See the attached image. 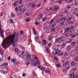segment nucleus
Returning <instances> with one entry per match:
<instances>
[{
    "label": "nucleus",
    "instance_id": "1",
    "mask_svg": "<svg viewBox=\"0 0 78 78\" xmlns=\"http://www.w3.org/2000/svg\"><path fill=\"white\" fill-rule=\"evenodd\" d=\"M18 36H19L18 34H16L10 35L7 37L4 40H3V41L2 43V46H5L6 48H8L9 47L8 44H9V41H10L12 43H14L15 37H17ZM6 45H8V46H6Z\"/></svg>",
    "mask_w": 78,
    "mask_h": 78
},
{
    "label": "nucleus",
    "instance_id": "2",
    "mask_svg": "<svg viewBox=\"0 0 78 78\" xmlns=\"http://www.w3.org/2000/svg\"><path fill=\"white\" fill-rule=\"evenodd\" d=\"M0 31H1L0 32V34H1V37L2 38H3V35L4 31L2 30V26L1 25V23L0 22Z\"/></svg>",
    "mask_w": 78,
    "mask_h": 78
},
{
    "label": "nucleus",
    "instance_id": "3",
    "mask_svg": "<svg viewBox=\"0 0 78 78\" xmlns=\"http://www.w3.org/2000/svg\"><path fill=\"white\" fill-rule=\"evenodd\" d=\"M12 62L15 64H18V61L16 58H12L11 59Z\"/></svg>",
    "mask_w": 78,
    "mask_h": 78
},
{
    "label": "nucleus",
    "instance_id": "4",
    "mask_svg": "<svg viewBox=\"0 0 78 78\" xmlns=\"http://www.w3.org/2000/svg\"><path fill=\"white\" fill-rule=\"evenodd\" d=\"M17 41H18V40L17 39H16L15 40V41H14H14H13V43H12L10 41H9V43L11 42V43L13 44H12V45H13V47H14L15 44V42H17Z\"/></svg>",
    "mask_w": 78,
    "mask_h": 78
},
{
    "label": "nucleus",
    "instance_id": "5",
    "mask_svg": "<svg viewBox=\"0 0 78 78\" xmlns=\"http://www.w3.org/2000/svg\"><path fill=\"white\" fill-rule=\"evenodd\" d=\"M75 74L73 73H71L69 75V78H75Z\"/></svg>",
    "mask_w": 78,
    "mask_h": 78
},
{
    "label": "nucleus",
    "instance_id": "6",
    "mask_svg": "<svg viewBox=\"0 0 78 78\" xmlns=\"http://www.w3.org/2000/svg\"><path fill=\"white\" fill-rule=\"evenodd\" d=\"M45 72L46 73H50V71L49 70V69L47 68Z\"/></svg>",
    "mask_w": 78,
    "mask_h": 78
},
{
    "label": "nucleus",
    "instance_id": "7",
    "mask_svg": "<svg viewBox=\"0 0 78 78\" xmlns=\"http://www.w3.org/2000/svg\"><path fill=\"white\" fill-rule=\"evenodd\" d=\"M68 63H69V61H67L62 65L63 67H65V66H66V65H67Z\"/></svg>",
    "mask_w": 78,
    "mask_h": 78
},
{
    "label": "nucleus",
    "instance_id": "8",
    "mask_svg": "<svg viewBox=\"0 0 78 78\" xmlns=\"http://www.w3.org/2000/svg\"><path fill=\"white\" fill-rule=\"evenodd\" d=\"M30 55L28 54L27 56V59L28 61H29L30 59Z\"/></svg>",
    "mask_w": 78,
    "mask_h": 78
},
{
    "label": "nucleus",
    "instance_id": "9",
    "mask_svg": "<svg viewBox=\"0 0 78 78\" xmlns=\"http://www.w3.org/2000/svg\"><path fill=\"white\" fill-rule=\"evenodd\" d=\"M11 16L12 18H14L15 17V14H14L13 12L11 13Z\"/></svg>",
    "mask_w": 78,
    "mask_h": 78
},
{
    "label": "nucleus",
    "instance_id": "10",
    "mask_svg": "<svg viewBox=\"0 0 78 78\" xmlns=\"http://www.w3.org/2000/svg\"><path fill=\"white\" fill-rule=\"evenodd\" d=\"M53 22H54V20L53 19H52L49 22L48 24H52Z\"/></svg>",
    "mask_w": 78,
    "mask_h": 78
},
{
    "label": "nucleus",
    "instance_id": "11",
    "mask_svg": "<svg viewBox=\"0 0 78 78\" xmlns=\"http://www.w3.org/2000/svg\"><path fill=\"white\" fill-rule=\"evenodd\" d=\"M58 9H59V8L58 7H55L54 9V10L55 11H57V10H58Z\"/></svg>",
    "mask_w": 78,
    "mask_h": 78
},
{
    "label": "nucleus",
    "instance_id": "12",
    "mask_svg": "<svg viewBox=\"0 0 78 78\" xmlns=\"http://www.w3.org/2000/svg\"><path fill=\"white\" fill-rule=\"evenodd\" d=\"M8 63H3V64H2V66H8Z\"/></svg>",
    "mask_w": 78,
    "mask_h": 78
},
{
    "label": "nucleus",
    "instance_id": "13",
    "mask_svg": "<svg viewBox=\"0 0 78 78\" xmlns=\"http://www.w3.org/2000/svg\"><path fill=\"white\" fill-rule=\"evenodd\" d=\"M47 26H45L43 28V30L44 31H45V30H47Z\"/></svg>",
    "mask_w": 78,
    "mask_h": 78
},
{
    "label": "nucleus",
    "instance_id": "14",
    "mask_svg": "<svg viewBox=\"0 0 78 78\" xmlns=\"http://www.w3.org/2000/svg\"><path fill=\"white\" fill-rule=\"evenodd\" d=\"M72 40L71 39H68L67 41V43H70V42H71Z\"/></svg>",
    "mask_w": 78,
    "mask_h": 78
},
{
    "label": "nucleus",
    "instance_id": "15",
    "mask_svg": "<svg viewBox=\"0 0 78 78\" xmlns=\"http://www.w3.org/2000/svg\"><path fill=\"white\" fill-rule=\"evenodd\" d=\"M25 22H29L30 21V18H27L25 19Z\"/></svg>",
    "mask_w": 78,
    "mask_h": 78
},
{
    "label": "nucleus",
    "instance_id": "16",
    "mask_svg": "<svg viewBox=\"0 0 78 78\" xmlns=\"http://www.w3.org/2000/svg\"><path fill=\"white\" fill-rule=\"evenodd\" d=\"M35 6V4L34 3H33L31 6V8H34Z\"/></svg>",
    "mask_w": 78,
    "mask_h": 78
},
{
    "label": "nucleus",
    "instance_id": "17",
    "mask_svg": "<svg viewBox=\"0 0 78 78\" xmlns=\"http://www.w3.org/2000/svg\"><path fill=\"white\" fill-rule=\"evenodd\" d=\"M43 42L42 43L43 45L44 44V45H46L47 44V43H45L46 42V41L45 40H44L43 41Z\"/></svg>",
    "mask_w": 78,
    "mask_h": 78
},
{
    "label": "nucleus",
    "instance_id": "18",
    "mask_svg": "<svg viewBox=\"0 0 78 78\" xmlns=\"http://www.w3.org/2000/svg\"><path fill=\"white\" fill-rule=\"evenodd\" d=\"M47 17H44L43 19V21H45V20H47Z\"/></svg>",
    "mask_w": 78,
    "mask_h": 78
},
{
    "label": "nucleus",
    "instance_id": "19",
    "mask_svg": "<svg viewBox=\"0 0 78 78\" xmlns=\"http://www.w3.org/2000/svg\"><path fill=\"white\" fill-rule=\"evenodd\" d=\"M9 22H10V23H13V21H12V19H10L9 20Z\"/></svg>",
    "mask_w": 78,
    "mask_h": 78
},
{
    "label": "nucleus",
    "instance_id": "20",
    "mask_svg": "<svg viewBox=\"0 0 78 78\" xmlns=\"http://www.w3.org/2000/svg\"><path fill=\"white\" fill-rule=\"evenodd\" d=\"M59 41V37L56 38L55 39V42H58Z\"/></svg>",
    "mask_w": 78,
    "mask_h": 78
},
{
    "label": "nucleus",
    "instance_id": "21",
    "mask_svg": "<svg viewBox=\"0 0 78 78\" xmlns=\"http://www.w3.org/2000/svg\"><path fill=\"white\" fill-rule=\"evenodd\" d=\"M39 39V37H36L34 39L36 42H37V40Z\"/></svg>",
    "mask_w": 78,
    "mask_h": 78
},
{
    "label": "nucleus",
    "instance_id": "22",
    "mask_svg": "<svg viewBox=\"0 0 78 78\" xmlns=\"http://www.w3.org/2000/svg\"><path fill=\"white\" fill-rule=\"evenodd\" d=\"M75 64V63L74 62H73L71 63V66H74Z\"/></svg>",
    "mask_w": 78,
    "mask_h": 78
},
{
    "label": "nucleus",
    "instance_id": "23",
    "mask_svg": "<svg viewBox=\"0 0 78 78\" xmlns=\"http://www.w3.org/2000/svg\"><path fill=\"white\" fill-rule=\"evenodd\" d=\"M1 73H2V74H5V72L4 71H1Z\"/></svg>",
    "mask_w": 78,
    "mask_h": 78
},
{
    "label": "nucleus",
    "instance_id": "24",
    "mask_svg": "<svg viewBox=\"0 0 78 78\" xmlns=\"http://www.w3.org/2000/svg\"><path fill=\"white\" fill-rule=\"evenodd\" d=\"M41 70L42 71H44V72H45V68H41Z\"/></svg>",
    "mask_w": 78,
    "mask_h": 78
},
{
    "label": "nucleus",
    "instance_id": "25",
    "mask_svg": "<svg viewBox=\"0 0 78 78\" xmlns=\"http://www.w3.org/2000/svg\"><path fill=\"white\" fill-rule=\"evenodd\" d=\"M33 30L34 31V34H36V31H35V29L34 28L33 29Z\"/></svg>",
    "mask_w": 78,
    "mask_h": 78
},
{
    "label": "nucleus",
    "instance_id": "26",
    "mask_svg": "<svg viewBox=\"0 0 78 78\" xmlns=\"http://www.w3.org/2000/svg\"><path fill=\"white\" fill-rule=\"evenodd\" d=\"M58 39H59V41H60V40H61V39H63V37L61 36L59 38L58 37Z\"/></svg>",
    "mask_w": 78,
    "mask_h": 78
},
{
    "label": "nucleus",
    "instance_id": "27",
    "mask_svg": "<svg viewBox=\"0 0 78 78\" xmlns=\"http://www.w3.org/2000/svg\"><path fill=\"white\" fill-rule=\"evenodd\" d=\"M78 60V57H76L75 58V60L76 61H77Z\"/></svg>",
    "mask_w": 78,
    "mask_h": 78
},
{
    "label": "nucleus",
    "instance_id": "28",
    "mask_svg": "<svg viewBox=\"0 0 78 78\" xmlns=\"http://www.w3.org/2000/svg\"><path fill=\"white\" fill-rule=\"evenodd\" d=\"M54 59L55 61H58V58H57V57H56V56L54 57Z\"/></svg>",
    "mask_w": 78,
    "mask_h": 78
},
{
    "label": "nucleus",
    "instance_id": "29",
    "mask_svg": "<svg viewBox=\"0 0 78 78\" xmlns=\"http://www.w3.org/2000/svg\"><path fill=\"white\" fill-rule=\"evenodd\" d=\"M19 50L18 49L16 48L15 49V51H16V53H17V52H18Z\"/></svg>",
    "mask_w": 78,
    "mask_h": 78
},
{
    "label": "nucleus",
    "instance_id": "30",
    "mask_svg": "<svg viewBox=\"0 0 78 78\" xmlns=\"http://www.w3.org/2000/svg\"><path fill=\"white\" fill-rule=\"evenodd\" d=\"M34 61H37V60L38 58H37V57H34Z\"/></svg>",
    "mask_w": 78,
    "mask_h": 78
},
{
    "label": "nucleus",
    "instance_id": "31",
    "mask_svg": "<svg viewBox=\"0 0 78 78\" xmlns=\"http://www.w3.org/2000/svg\"><path fill=\"white\" fill-rule=\"evenodd\" d=\"M42 14H40L39 15V17L40 18H42Z\"/></svg>",
    "mask_w": 78,
    "mask_h": 78
},
{
    "label": "nucleus",
    "instance_id": "32",
    "mask_svg": "<svg viewBox=\"0 0 78 78\" xmlns=\"http://www.w3.org/2000/svg\"><path fill=\"white\" fill-rule=\"evenodd\" d=\"M25 76H26V73H23V77H25Z\"/></svg>",
    "mask_w": 78,
    "mask_h": 78
},
{
    "label": "nucleus",
    "instance_id": "33",
    "mask_svg": "<svg viewBox=\"0 0 78 78\" xmlns=\"http://www.w3.org/2000/svg\"><path fill=\"white\" fill-rule=\"evenodd\" d=\"M55 28H53L51 29V31L52 32H54V31H55Z\"/></svg>",
    "mask_w": 78,
    "mask_h": 78
},
{
    "label": "nucleus",
    "instance_id": "34",
    "mask_svg": "<svg viewBox=\"0 0 78 78\" xmlns=\"http://www.w3.org/2000/svg\"><path fill=\"white\" fill-rule=\"evenodd\" d=\"M72 19V17H69V18L67 20H68V22H69V21H70V19Z\"/></svg>",
    "mask_w": 78,
    "mask_h": 78
},
{
    "label": "nucleus",
    "instance_id": "35",
    "mask_svg": "<svg viewBox=\"0 0 78 78\" xmlns=\"http://www.w3.org/2000/svg\"><path fill=\"white\" fill-rule=\"evenodd\" d=\"M66 44H62V46L63 48H64V47H66Z\"/></svg>",
    "mask_w": 78,
    "mask_h": 78
},
{
    "label": "nucleus",
    "instance_id": "36",
    "mask_svg": "<svg viewBox=\"0 0 78 78\" xmlns=\"http://www.w3.org/2000/svg\"><path fill=\"white\" fill-rule=\"evenodd\" d=\"M37 63L38 64V65H39L41 64V63H40V62H39V61H37Z\"/></svg>",
    "mask_w": 78,
    "mask_h": 78
},
{
    "label": "nucleus",
    "instance_id": "37",
    "mask_svg": "<svg viewBox=\"0 0 78 78\" xmlns=\"http://www.w3.org/2000/svg\"><path fill=\"white\" fill-rule=\"evenodd\" d=\"M34 64L35 66H36L37 64V62H35L34 63Z\"/></svg>",
    "mask_w": 78,
    "mask_h": 78
},
{
    "label": "nucleus",
    "instance_id": "38",
    "mask_svg": "<svg viewBox=\"0 0 78 78\" xmlns=\"http://www.w3.org/2000/svg\"><path fill=\"white\" fill-rule=\"evenodd\" d=\"M27 62V63H26V64L27 66H28V65H29V64H30V63H29V62Z\"/></svg>",
    "mask_w": 78,
    "mask_h": 78
},
{
    "label": "nucleus",
    "instance_id": "39",
    "mask_svg": "<svg viewBox=\"0 0 78 78\" xmlns=\"http://www.w3.org/2000/svg\"><path fill=\"white\" fill-rule=\"evenodd\" d=\"M59 52H60L59 51H57L55 52V53L56 55H57V54H58V53H59Z\"/></svg>",
    "mask_w": 78,
    "mask_h": 78
},
{
    "label": "nucleus",
    "instance_id": "40",
    "mask_svg": "<svg viewBox=\"0 0 78 78\" xmlns=\"http://www.w3.org/2000/svg\"><path fill=\"white\" fill-rule=\"evenodd\" d=\"M58 2L59 3H61V0H58Z\"/></svg>",
    "mask_w": 78,
    "mask_h": 78
},
{
    "label": "nucleus",
    "instance_id": "41",
    "mask_svg": "<svg viewBox=\"0 0 78 78\" xmlns=\"http://www.w3.org/2000/svg\"><path fill=\"white\" fill-rule=\"evenodd\" d=\"M21 11V13H23V12H24L25 11V10H22Z\"/></svg>",
    "mask_w": 78,
    "mask_h": 78
},
{
    "label": "nucleus",
    "instance_id": "42",
    "mask_svg": "<svg viewBox=\"0 0 78 78\" xmlns=\"http://www.w3.org/2000/svg\"><path fill=\"white\" fill-rule=\"evenodd\" d=\"M8 61H10V60L11 59V57H10V56H9L8 57Z\"/></svg>",
    "mask_w": 78,
    "mask_h": 78
},
{
    "label": "nucleus",
    "instance_id": "43",
    "mask_svg": "<svg viewBox=\"0 0 78 78\" xmlns=\"http://www.w3.org/2000/svg\"><path fill=\"white\" fill-rule=\"evenodd\" d=\"M73 26H72L69 28V29H70V30H72V29H73Z\"/></svg>",
    "mask_w": 78,
    "mask_h": 78
},
{
    "label": "nucleus",
    "instance_id": "44",
    "mask_svg": "<svg viewBox=\"0 0 78 78\" xmlns=\"http://www.w3.org/2000/svg\"><path fill=\"white\" fill-rule=\"evenodd\" d=\"M27 56H28V54H27V53H26L24 55V56H26V57H27Z\"/></svg>",
    "mask_w": 78,
    "mask_h": 78
},
{
    "label": "nucleus",
    "instance_id": "45",
    "mask_svg": "<svg viewBox=\"0 0 78 78\" xmlns=\"http://www.w3.org/2000/svg\"><path fill=\"white\" fill-rule=\"evenodd\" d=\"M31 3H29L28 4V7H30V6H31Z\"/></svg>",
    "mask_w": 78,
    "mask_h": 78
},
{
    "label": "nucleus",
    "instance_id": "46",
    "mask_svg": "<svg viewBox=\"0 0 78 78\" xmlns=\"http://www.w3.org/2000/svg\"><path fill=\"white\" fill-rule=\"evenodd\" d=\"M35 24L37 25H39V23L37 22H35Z\"/></svg>",
    "mask_w": 78,
    "mask_h": 78
},
{
    "label": "nucleus",
    "instance_id": "47",
    "mask_svg": "<svg viewBox=\"0 0 78 78\" xmlns=\"http://www.w3.org/2000/svg\"><path fill=\"white\" fill-rule=\"evenodd\" d=\"M56 25V23H55V24H54L52 25V26L51 27H55V25Z\"/></svg>",
    "mask_w": 78,
    "mask_h": 78
},
{
    "label": "nucleus",
    "instance_id": "48",
    "mask_svg": "<svg viewBox=\"0 0 78 78\" xmlns=\"http://www.w3.org/2000/svg\"><path fill=\"white\" fill-rule=\"evenodd\" d=\"M75 36H76V35H74L72 36L71 37L72 38H73V37H75Z\"/></svg>",
    "mask_w": 78,
    "mask_h": 78
},
{
    "label": "nucleus",
    "instance_id": "49",
    "mask_svg": "<svg viewBox=\"0 0 78 78\" xmlns=\"http://www.w3.org/2000/svg\"><path fill=\"white\" fill-rule=\"evenodd\" d=\"M72 1L71 0H68L67 2H69L71 3L72 2Z\"/></svg>",
    "mask_w": 78,
    "mask_h": 78
},
{
    "label": "nucleus",
    "instance_id": "50",
    "mask_svg": "<svg viewBox=\"0 0 78 78\" xmlns=\"http://www.w3.org/2000/svg\"><path fill=\"white\" fill-rule=\"evenodd\" d=\"M67 49L69 50H70V46L68 47L67 48Z\"/></svg>",
    "mask_w": 78,
    "mask_h": 78
},
{
    "label": "nucleus",
    "instance_id": "51",
    "mask_svg": "<svg viewBox=\"0 0 78 78\" xmlns=\"http://www.w3.org/2000/svg\"><path fill=\"white\" fill-rule=\"evenodd\" d=\"M14 6H17V4L14 3Z\"/></svg>",
    "mask_w": 78,
    "mask_h": 78
},
{
    "label": "nucleus",
    "instance_id": "52",
    "mask_svg": "<svg viewBox=\"0 0 78 78\" xmlns=\"http://www.w3.org/2000/svg\"><path fill=\"white\" fill-rule=\"evenodd\" d=\"M68 54H67V53H65L64 54V56H67V55Z\"/></svg>",
    "mask_w": 78,
    "mask_h": 78
},
{
    "label": "nucleus",
    "instance_id": "53",
    "mask_svg": "<svg viewBox=\"0 0 78 78\" xmlns=\"http://www.w3.org/2000/svg\"><path fill=\"white\" fill-rule=\"evenodd\" d=\"M73 71H76V68H74L73 69Z\"/></svg>",
    "mask_w": 78,
    "mask_h": 78
},
{
    "label": "nucleus",
    "instance_id": "54",
    "mask_svg": "<svg viewBox=\"0 0 78 78\" xmlns=\"http://www.w3.org/2000/svg\"><path fill=\"white\" fill-rule=\"evenodd\" d=\"M18 9V8L16 7L15 8V11H18V10H17Z\"/></svg>",
    "mask_w": 78,
    "mask_h": 78
},
{
    "label": "nucleus",
    "instance_id": "55",
    "mask_svg": "<svg viewBox=\"0 0 78 78\" xmlns=\"http://www.w3.org/2000/svg\"><path fill=\"white\" fill-rule=\"evenodd\" d=\"M67 7L68 8V9H70V6H69V5H68L67 6Z\"/></svg>",
    "mask_w": 78,
    "mask_h": 78
},
{
    "label": "nucleus",
    "instance_id": "56",
    "mask_svg": "<svg viewBox=\"0 0 78 78\" xmlns=\"http://www.w3.org/2000/svg\"><path fill=\"white\" fill-rule=\"evenodd\" d=\"M70 30V27H68L66 29V30H67L68 31H69V30Z\"/></svg>",
    "mask_w": 78,
    "mask_h": 78
},
{
    "label": "nucleus",
    "instance_id": "57",
    "mask_svg": "<svg viewBox=\"0 0 78 78\" xmlns=\"http://www.w3.org/2000/svg\"><path fill=\"white\" fill-rule=\"evenodd\" d=\"M20 34H23V32L22 31H21L20 33Z\"/></svg>",
    "mask_w": 78,
    "mask_h": 78
},
{
    "label": "nucleus",
    "instance_id": "58",
    "mask_svg": "<svg viewBox=\"0 0 78 78\" xmlns=\"http://www.w3.org/2000/svg\"><path fill=\"white\" fill-rule=\"evenodd\" d=\"M62 55H63V54H62V53H60L59 54V55L60 56H62Z\"/></svg>",
    "mask_w": 78,
    "mask_h": 78
},
{
    "label": "nucleus",
    "instance_id": "59",
    "mask_svg": "<svg viewBox=\"0 0 78 78\" xmlns=\"http://www.w3.org/2000/svg\"><path fill=\"white\" fill-rule=\"evenodd\" d=\"M65 33H67V32H68V30H66H66H65Z\"/></svg>",
    "mask_w": 78,
    "mask_h": 78
},
{
    "label": "nucleus",
    "instance_id": "60",
    "mask_svg": "<svg viewBox=\"0 0 78 78\" xmlns=\"http://www.w3.org/2000/svg\"><path fill=\"white\" fill-rule=\"evenodd\" d=\"M41 6V4H39L37 6V7H40Z\"/></svg>",
    "mask_w": 78,
    "mask_h": 78
},
{
    "label": "nucleus",
    "instance_id": "61",
    "mask_svg": "<svg viewBox=\"0 0 78 78\" xmlns=\"http://www.w3.org/2000/svg\"><path fill=\"white\" fill-rule=\"evenodd\" d=\"M22 2L21 0L19 1V3H20V4H21V3H22Z\"/></svg>",
    "mask_w": 78,
    "mask_h": 78
},
{
    "label": "nucleus",
    "instance_id": "62",
    "mask_svg": "<svg viewBox=\"0 0 78 78\" xmlns=\"http://www.w3.org/2000/svg\"><path fill=\"white\" fill-rule=\"evenodd\" d=\"M54 47H55V48H56V47H57V46H56V44H54Z\"/></svg>",
    "mask_w": 78,
    "mask_h": 78
},
{
    "label": "nucleus",
    "instance_id": "63",
    "mask_svg": "<svg viewBox=\"0 0 78 78\" xmlns=\"http://www.w3.org/2000/svg\"><path fill=\"white\" fill-rule=\"evenodd\" d=\"M59 22H60V20H58L57 21V23H59Z\"/></svg>",
    "mask_w": 78,
    "mask_h": 78
},
{
    "label": "nucleus",
    "instance_id": "64",
    "mask_svg": "<svg viewBox=\"0 0 78 78\" xmlns=\"http://www.w3.org/2000/svg\"><path fill=\"white\" fill-rule=\"evenodd\" d=\"M65 20H66V18H64L62 20V21H65Z\"/></svg>",
    "mask_w": 78,
    "mask_h": 78
}]
</instances>
